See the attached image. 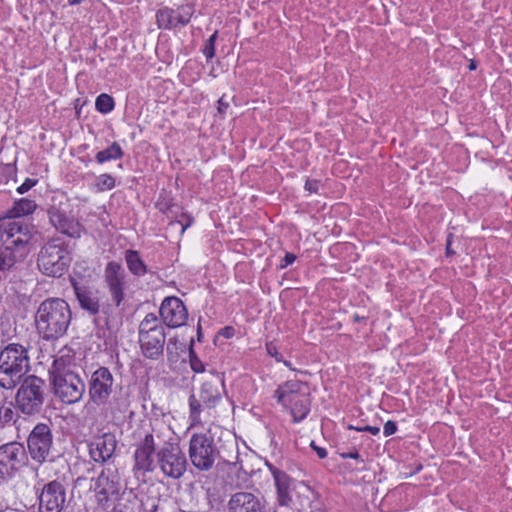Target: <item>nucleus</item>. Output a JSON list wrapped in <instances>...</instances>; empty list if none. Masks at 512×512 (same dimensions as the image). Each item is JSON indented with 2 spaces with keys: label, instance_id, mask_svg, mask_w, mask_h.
<instances>
[{
  "label": "nucleus",
  "instance_id": "obj_24",
  "mask_svg": "<svg viewBox=\"0 0 512 512\" xmlns=\"http://www.w3.org/2000/svg\"><path fill=\"white\" fill-rule=\"evenodd\" d=\"M267 466H268L271 474L273 475V478L275 481L279 504L282 506L288 505L291 501V496H290V491H289V488H290L289 476L285 472L274 467L272 464H267Z\"/></svg>",
  "mask_w": 512,
  "mask_h": 512
},
{
  "label": "nucleus",
  "instance_id": "obj_47",
  "mask_svg": "<svg viewBox=\"0 0 512 512\" xmlns=\"http://www.w3.org/2000/svg\"><path fill=\"white\" fill-rule=\"evenodd\" d=\"M67 1H68L69 5L75 6V5L82 3L84 0H67Z\"/></svg>",
  "mask_w": 512,
  "mask_h": 512
},
{
  "label": "nucleus",
  "instance_id": "obj_41",
  "mask_svg": "<svg viewBox=\"0 0 512 512\" xmlns=\"http://www.w3.org/2000/svg\"><path fill=\"white\" fill-rule=\"evenodd\" d=\"M348 428L351 429V430L359 431V432H369L372 435H377L380 432V428L379 427H377V426H370V425H366V426H363V427H355L353 425H349Z\"/></svg>",
  "mask_w": 512,
  "mask_h": 512
},
{
  "label": "nucleus",
  "instance_id": "obj_38",
  "mask_svg": "<svg viewBox=\"0 0 512 512\" xmlns=\"http://www.w3.org/2000/svg\"><path fill=\"white\" fill-rule=\"evenodd\" d=\"M266 352L268 355L275 358L277 362L283 361V356L278 352L277 346L273 342L266 343Z\"/></svg>",
  "mask_w": 512,
  "mask_h": 512
},
{
  "label": "nucleus",
  "instance_id": "obj_36",
  "mask_svg": "<svg viewBox=\"0 0 512 512\" xmlns=\"http://www.w3.org/2000/svg\"><path fill=\"white\" fill-rule=\"evenodd\" d=\"M217 39V32H214L206 41L204 48L202 50L204 56L207 59H212L215 55V42Z\"/></svg>",
  "mask_w": 512,
  "mask_h": 512
},
{
  "label": "nucleus",
  "instance_id": "obj_10",
  "mask_svg": "<svg viewBox=\"0 0 512 512\" xmlns=\"http://www.w3.org/2000/svg\"><path fill=\"white\" fill-rule=\"evenodd\" d=\"M45 382L36 376L27 377L17 393V404L19 409L32 415L40 411L44 400Z\"/></svg>",
  "mask_w": 512,
  "mask_h": 512
},
{
  "label": "nucleus",
  "instance_id": "obj_6",
  "mask_svg": "<svg viewBox=\"0 0 512 512\" xmlns=\"http://www.w3.org/2000/svg\"><path fill=\"white\" fill-rule=\"evenodd\" d=\"M90 489L94 492V496L98 506L107 510L116 505L120 499V476L115 467H105L97 478L92 479Z\"/></svg>",
  "mask_w": 512,
  "mask_h": 512
},
{
  "label": "nucleus",
  "instance_id": "obj_2",
  "mask_svg": "<svg viewBox=\"0 0 512 512\" xmlns=\"http://www.w3.org/2000/svg\"><path fill=\"white\" fill-rule=\"evenodd\" d=\"M273 397L291 414L295 423L304 420L310 412V392L305 382L297 379L287 380L277 386Z\"/></svg>",
  "mask_w": 512,
  "mask_h": 512
},
{
  "label": "nucleus",
  "instance_id": "obj_1",
  "mask_svg": "<svg viewBox=\"0 0 512 512\" xmlns=\"http://www.w3.org/2000/svg\"><path fill=\"white\" fill-rule=\"evenodd\" d=\"M71 321V310L66 301L49 298L43 301L35 316L38 333L44 339H57L64 335Z\"/></svg>",
  "mask_w": 512,
  "mask_h": 512
},
{
  "label": "nucleus",
  "instance_id": "obj_44",
  "mask_svg": "<svg viewBox=\"0 0 512 512\" xmlns=\"http://www.w3.org/2000/svg\"><path fill=\"white\" fill-rule=\"evenodd\" d=\"M311 447L316 451L320 459H324L327 457V450L323 447L316 446L314 441L311 442Z\"/></svg>",
  "mask_w": 512,
  "mask_h": 512
},
{
  "label": "nucleus",
  "instance_id": "obj_40",
  "mask_svg": "<svg viewBox=\"0 0 512 512\" xmlns=\"http://www.w3.org/2000/svg\"><path fill=\"white\" fill-rule=\"evenodd\" d=\"M37 179L27 178L25 181L17 188V192L19 194H24L28 192L31 188H33L37 184Z\"/></svg>",
  "mask_w": 512,
  "mask_h": 512
},
{
  "label": "nucleus",
  "instance_id": "obj_52",
  "mask_svg": "<svg viewBox=\"0 0 512 512\" xmlns=\"http://www.w3.org/2000/svg\"><path fill=\"white\" fill-rule=\"evenodd\" d=\"M474 68H475V65L472 63V64L470 65V69H474Z\"/></svg>",
  "mask_w": 512,
  "mask_h": 512
},
{
  "label": "nucleus",
  "instance_id": "obj_39",
  "mask_svg": "<svg viewBox=\"0 0 512 512\" xmlns=\"http://www.w3.org/2000/svg\"><path fill=\"white\" fill-rule=\"evenodd\" d=\"M321 182L316 179H308L305 183V190L309 193L318 194L320 192Z\"/></svg>",
  "mask_w": 512,
  "mask_h": 512
},
{
  "label": "nucleus",
  "instance_id": "obj_33",
  "mask_svg": "<svg viewBox=\"0 0 512 512\" xmlns=\"http://www.w3.org/2000/svg\"><path fill=\"white\" fill-rule=\"evenodd\" d=\"M175 13L179 25L184 26L190 22L194 14V9L190 4H184L177 7V9H175Z\"/></svg>",
  "mask_w": 512,
  "mask_h": 512
},
{
  "label": "nucleus",
  "instance_id": "obj_5",
  "mask_svg": "<svg viewBox=\"0 0 512 512\" xmlns=\"http://www.w3.org/2000/svg\"><path fill=\"white\" fill-rule=\"evenodd\" d=\"M165 328L158 317L147 314L139 326V343L142 354L151 360H158L164 351Z\"/></svg>",
  "mask_w": 512,
  "mask_h": 512
},
{
  "label": "nucleus",
  "instance_id": "obj_11",
  "mask_svg": "<svg viewBox=\"0 0 512 512\" xmlns=\"http://www.w3.org/2000/svg\"><path fill=\"white\" fill-rule=\"evenodd\" d=\"M52 382L55 393L62 402L73 404L82 399L85 383L75 371L52 376Z\"/></svg>",
  "mask_w": 512,
  "mask_h": 512
},
{
  "label": "nucleus",
  "instance_id": "obj_14",
  "mask_svg": "<svg viewBox=\"0 0 512 512\" xmlns=\"http://www.w3.org/2000/svg\"><path fill=\"white\" fill-rule=\"evenodd\" d=\"M156 452V443L153 434H147L136 445L134 451L133 472L136 477H144L148 472H152L155 464L154 454Z\"/></svg>",
  "mask_w": 512,
  "mask_h": 512
},
{
  "label": "nucleus",
  "instance_id": "obj_29",
  "mask_svg": "<svg viewBox=\"0 0 512 512\" xmlns=\"http://www.w3.org/2000/svg\"><path fill=\"white\" fill-rule=\"evenodd\" d=\"M125 261L129 271L136 276H143L147 272V268L143 260L140 258L138 251L127 250L125 252Z\"/></svg>",
  "mask_w": 512,
  "mask_h": 512
},
{
  "label": "nucleus",
  "instance_id": "obj_50",
  "mask_svg": "<svg viewBox=\"0 0 512 512\" xmlns=\"http://www.w3.org/2000/svg\"><path fill=\"white\" fill-rule=\"evenodd\" d=\"M171 342H172V339H169V342H168V345H167V351H169V350H170V344H171Z\"/></svg>",
  "mask_w": 512,
  "mask_h": 512
},
{
  "label": "nucleus",
  "instance_id": "obj_53",
  "mask_svg": "<svg viewBox=\"0 0 512 512\" xmlns=\"http://www.w3.org/2000/svg\"><path fill=\"white\" fill-rule=\"evenodd\" d=\"M197 332H198V336H200V327H198Z\"/></svg>",
  "mask_w": 512,
  "mask_h": 512
},
{
  "label": "nucleus",
  "instance_id": "obj_31",
  "mask_svg": "<svg viewBox=\"0 0 512 512\" xmlns=\"http://www.w3.org/2000/svg\"><path fill=\"white\" fill-rule=\"evenodd\" d=\"M19 255L8 245H0V270L10 268Z\"/></svg>",
  "mask_w": 512,
  "mask_h": 512
},
{
  "label": "nucleus",
  "instance_id": "obj_18",
  "mask_svg": "<svg viewBox=\"0 0 512 512\" xmlns=\"http://www.w3.org/2000/svg\"><path fill=\"white\" fill-rule=\"evenodd\" d=\"M159 313L161 320L169 328L181 327L186 324L188 319L186 306L176 296L164 298L160 305Z\"/></svg>",
  "mask_w": 512,
  "mask_h": 512
},
{
  "label": "nucleus",
  "instance_id": "obj_45",
  "mask_svg": "<svg viewBox=\"0 0 512 512\" xmlns=\"http://www.w3.org/2000/svg\"><path fill=\"white\" fill-rule=\"evenodd\" d=\"M341 457L344 458V459H347V458L359 459L360 458V454L358 453L357 450H354V451H351V452H348V453H342Z\"/></svg>",
  "mask_w": 512,
  "mask_h": 512
},
{
  "label": "nucleus",
  "instance_id": "obj_27",
  "mask_svg": "<svg viewBox=\"0 0 512 512\" xmlns=\"http://www.w3.org/2000/svg\"><path fill=\"white\" fill-rule=\"evenodd\" d=\"M156 23L159 29L170 30L179 25L175 10L163 7L156 13Z\"/></svg>",
  "mask_w": 512,
  "mask_h": 512
},
{
  "label": "nucleus",
  "instance_id": "obj_21",
  "mask_svg": "<svg viewBox=\"0 0 512 512\" xmlns=\"http://www.w3.org/2000/svg\"><path fill=\"white\" fill-rule=\"evenodd\" d=\"M189 410V428H203L207 433H210L214 419L213 409L201 404L196 395H191L189 397Z\"/></svg>",
  "mask_w": 512,
  "mask_h": 512
},
{
  "label": "nucleus",
  "instance_id": "obj_20",
  "mask_svg": "<svg viewBox=\"0 0 512 512\" xmlns=\"http://www.w3.org/2000/svg\"><path fill=\"white\" fill-rule=\"evenodd\" d=\"M117 447L116 436L112 433H103L94 437L88 444L89 455L94 462L105 463L115 453Z\"/></svg>",
  "mask_w": 512,
  "mask_h": 512
},
{
  "label": "nucleus",
  "instance_id": "obj_32",
  "mask_svg": "<svg viewBox=\"0 0 512 512\" xmlns=\"http://www.w3.org/2000/svg\"><path fill=\"white\" fill-rule=\"evenodd\" d=\"M115 103L113 98L106 94H100L95 101L96 110L102 114H108L114 109Z\"/></svg>",
  "mask_w": 512,
  "mask_h": 512
},
{
  "label": "nucleus",
  "instance_id": "obj_30",
  "mask_svg": "<svg viewBox=\"0 0 512 512\" xmlns=\"http://www.w3.org/2000/svg\"><path fill=\"white\" fill-rule=\"evenodd\" d=\"M124 152L117 142H113L107 149L101 150L96 154V161L103 164L108 161L121 159Z\"/></svg>",
  "mask_w": 512,
  "mask_h": 512
},
{
  "label": "nucleus",
  "instance_id": "obj_22",
  "mask_svg": "<svg viewBox=\"0 0 512 512\" xmlns=\"http://www.w3.org/2000/svg\"><path fill=\"white\" fill-rule=\"evenodd\" d=\"M229 512H265L261 500L251 492L234 493L228 501Z\"/></svg>",
  "mask_w": 512,
  "mask_h": 512
},
{
  "label": "nucleus",
  "instance_id": "obj_4",
  "mask_svg": "<svg viewBox=\"0 0 512 512\" xmlns=\"http://www.w3.org/2000/svg\"><path fill=\"white\" fill-rule=\"evenodd\" d=\"M71 261L69 245L57 237L42 246L38 254L37 266L46 276L61 277L68 271Z\"/></svg>",
  "mask_w": 512,
  "mask_h": 512
},
{
  "label": "nucleus",
  "instance_id": "obj_12",
  "mask_svg": "<svg viewBox=\"0 0 512 512\" xmlns=\"http://www.w3.org/2000/svg\"><path fill=\"white\" fill-rule=\"evenodd\" d=\"M26 462L27 455L22 444L9 442L0 446V479L11 478Z\"/></svg>",
  "mask_w": 512,
  "mask_h": 512
},
{
  "label": "nucleus",
  "instance_id": "obj_23",
  "mask_svg": "<svg viewBox=\"0 0 512 512\" xmlns=\"http://www.w3.org/2000/svg\"><path fill=\"white\" fill-rule=\"evenodd\" d=\"M223 389V379L215 375L212 379L203 382L197 399L201 404L214 409L222 398Z\"/></svg>",
  "mask_w": 512,
  "mask_h": 512
},
{
  "label": "nucleus",
  "instance_id": "obj_16",
  "mask_svg": "<svg viewBox=\"0 0 512 512\" xmlns=\"http://www.w3.org/2000/svg\"><path fill=\"white\" fill-rule=\"evenodd\" d=\"M114 378L110 370L106 367L96 369L89 380L90 400L97 404H105L113 390Z\"/></svg>",
  "mask_w": 512,
  "mask_h": 512
},
{
  "label": "nucleus",
  "instance_id": "obj_46",
  "mask_svg": "<svg viewBox=\"0 0 512 512\" xmlns=\"http://www.w3.org/2000/svg\"><path fill=\"white\" fill-rule=\"evenodd\" d=\"M229 104L224 101V98L221 97L218 100V111L219 113H225L226 109L228 108Z\"/></svg>",
  "mask_w": 512,
  "mask_h": 512
},
{
  "label": "nucleus",
  "instance_id": "obj_8",
  "mask_svg": "<svg viewBox=\"0 0 512 512\" xmlns=\"http://www.w3.org/2000/svg\"><path fill=\"white\" fill-rule=\"evenodd\" d=\"M188 452L192 465L199 471H208L213 467L217 450L213 438L207 432L192 434Z\"/></svg>",
  "mask_w": 512,
  "mask_h": 512
},
{
  "label": "nucleus",
  "instance_id": "obj_15",
  "mask_svg": "<svg viewBox=\"0 0 512 512\" xmlns=\"http://www.w3.org/2000/svg\"><path fill=\"white\" fill-rule=\"evenodd\" d=\"M49 221L51 225L61 234L70 238H80L84 227L83 225L64 207L63 204L51 206L48 210Z\"/></svg>",
  "mask_w": 512,
  "mask_h": 512
},
{
  "label": "nucleus",
  "instance_id": "obj_19",
  "mask_svg": "<svg viewBox=\"0 0 512 512\" xmlns=\"http://www.w3.org/2000/svg\"><path fill=\"white\" fill-rule=\"evenodd\" d=\"M39 512H61L66 502V490L58 481L45 484L38 497Z\"/></svg>",
  "mask_w": 512,
  "mask_h": 512
},
{
  "label": "nucleus",
  "instance_id": "obj_25",
  "mask_svg": "<svg viewBox=\"0 0 512 512\" xmlns=\"http://www.w3.org/2000/svg\"><path fill=\"white\" fill-rule=\"evenodd\" d=\"M74 355L70 349H62L55 356L50 373L51 376L74 371Z\"/></svg>",
  "mask_w": 512,
  "mask_h": 512
},
{
  "label": "nucleus",
  "instance_id": "obj_49",
  "mask_svg": "<svg viewBox=\"0 0 512 512\" xmlns=\"http://www.w3.org/2000/svg\"><path fill=\"white\" fill-rule=\"evenodd\" d=\"M449 251H451V248H450V242L448 241L447 242V252L449 253Z\"/></svg>",
  "mask_w": 512,
  "mask_h": 512
},
{
  "label": "nucleus",
  "instance_id": "obj_34",
  "mask_svg": "<svg viewBox=\"0 0 512 512\" xmlns=\"http://www.w3.org/2000/svg\"><path fill=\"white\" fill-rule=\"evenodd\" d=\"M96 187L101 192L111 190L115 187V178L110 174H101L97 177Z\"/></svg>",
  "mask_w": 512,
  "mask_h": 512
},
{
  "label": "nucleus",
  "instance_id": "obj_43",
  "mask_svg": "<svg viewBox=\"0 0 512 512\" xmlns=\"http://www.w3.org/2000/svg\"><path fill=\"white\" fill-rule=\"evenodd\" d=\"M397 431V425L394 421H387L385 424H384V427H383V434L387 437V436H391L393 434H395Z\"/></svg>",
  "mask_w": 512,
  "mask_h": 512
},
{
  "label": "nucleus",
  "instance_id": "obj_9",
  "mask_svg": "<svg viewBox=\"0 0 512 512\" xmlns=\"http://www.w3.org/2000/svg\"><path fill=\"white\" fill-rule=\"evenodd\" d=\"M1 239L10 246L19 257L24 256L28 249L27 246L33 237V227L24 220H6L1 222Z\"/></svg>",
  "mask_w": 512,
  "mask_h": 512
},
{
  "label": "nucleus",
  "instance_id": "obj_7",
  "mask_svg": "<svg viewBox=\"0 0 512 512\" xmlns=\"http://www.w3.org/2000/svg\"><path fill=\"white\" fill-rule=\"evenodd\" d=\"M157 466L169 478L179 479L186 472L187 459L176 441H165L156 452Z\"/></svg>",
  "mask_w": 512,
  "mask_h": 512
},
{
  "label": "nucleus",
  "instance_id": "obj_48",
  "mask_svg": "<svg viewBox=\"0 0 512 512\" xmlns=\"http://www.w3.org/2000/svg\"><path fill=\"white\" fill-rule=\"evenodd\" d=\"M282 362L285 364V366H287V367H288V368H290L291 370H294V368L292 367V365H291V363H290L289 361H285V360H283Z\"/></svg>",
  "mask_w": 512,
  "mask_h": 512
},
{
  "label": "nucleus",
  "instance_id": "obj_13",
  "mask_svg": "<svg viewBox=\"0 0 512 512\" xmlns=\"http://www.w3.org/2000/svg\"><path fill=\"white\" fill-rule=\"evenodd\" d=\"M103 278L112 301L119 306L125 298V290L128 287L124 267L116 261L108 262L104 268Z\"/></svg>",
  "mask_w": 512,
  "mask_h": 512
},
{
  "label": "nucleus",
  "instance_id": "obj_3",
  "mask_svg": "<svg viewBox=\"0 0 512 512\" xmlns=\"http://www.w3.org/2000/svg\"><path fill=\"white\" fill-rule=\"evenodd\" d=\"M30 358L25 346L10 343L0 351V386L15 388L29 371Z\"/></svg>",
  "mask_w": 512,
  "mask_h": 512
},
{
  "label": "nucleus",
  "instance_id": "obj_28",
  "mask_svg": "<svg viewBox=\"0 0 512 512\" xmlns=\"http://www.w3.org/2000/svg\"><path fill=\"white\" fill-rule=\"evenodd\" d=\"M74 290L80 306L91 314H97L99 311L97 298L94 297L91 292L80 287L74 286Z\"/></svg>",
  "mask_w": 512,
  "mask_h": 512
},
{
  "label": "nucleus",
  "instance_id": "obj_42",
  "mask_svg": "<svg viewBox=\"0 0 512 512\" xmlns=\"http://www.w3.org/2000/svg\"><path fill=\"white\" fill-rule=\"evenodd\" d=\"M296 260V255L290 252H287L284 258L281 260L279 267L281 269L287 268L289 265H292Z\"/></svg>",
  "mask_w": 512,
  "mask_h": 512
},
{
  "label": "nucleus",
  "instance_id": "obj_37",
  "mask_svg": "<svg viewBox=\"0 0 512 512\" xmlns=\"http://www.w3.org/2000/svg\"><path fill=\"white\" fill-rule=\"evenodd\" d=\"M14 410L11 403L0 406V423L5 424L13 420Z\"/></svg>",
  "mask_w": 512,
  "mask_h": 512
},
{
  "label": "nucleus",
  "instance_id": "obj_26",
  "mask_svg": "<svg viewBox=\"0 0 512 512\" xmlns=\"http://www.w3.org/2000/svg\"><path fill=\"white\" fill-rule=\"evenodd\" d=\"M36 208L37 204L34 200L21 198L14 203V205L6 212V216L2 219L20 220L21 217L32 214Z\"/></svg>",
  "mask_w": 512,
  "mask_h": 512
},
{
  "label": "nucleus",
  "instance_id": "obj_35",
  "mask_svg": "<svg viewBox=\"0 0 512 512\" xmlns=\"http://www.w3.org/2000/svg\"><path fill=\"white\" fill-rule=\"evenodd\" d=\"M189 364L195 373H203L205 371V366L203 362L199 359L193 349L189 351Z\"/></svg>",
  "mask_w": 512,
  "mask_h": 512
},
{
  "label": "nucleus",
  "instance_id": "obj_17",
  "mask_svg": "<svg viewBox=\"0 0 512 512\" xmlns=\"http://www.w3.org/2000/svg\"><path fill=\"white\" fill-rule=\"evenodd\" d=\"M52 434L46 424H37L28 437V449L33 460L43 463L49 456Z\"/></svg>",
  "mask_w": 512,
  "mask_h": 512
},
{
  "label": "nucleus",
  "instance_id": "obj_51",
  "mask_svg": "<svg viewBox=\"0 0 512 512\" xmlns=\"http://www.w3.org/2000/svg\"><path fill=\"white\" fill-rule=\"evenodd\" d=\"M311 512H323L321 509H314Z\"/></svg>",
  "mask_w": 512,
  "mask_h": 512
}]
</instances>
